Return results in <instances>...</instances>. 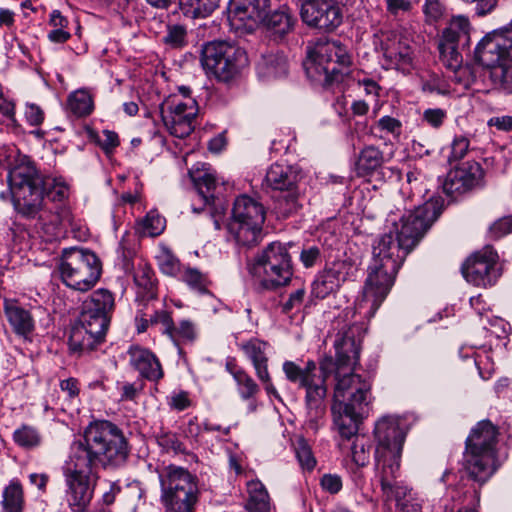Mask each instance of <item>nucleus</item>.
<instances>
[{
    "label": "nucleus",
    "instance_id": "393cba45",
    "mask_svg": "<svg viewBox=\"0 0 512 512\" xmlns=\"http://www.w3.org/2000/svg\"><path fill=\"white\" fill-rule=\"evenodd\" d=\"M263 22L270 37L278 41L285 38L294 30L297 18L288 6L282 5L267 14Z\"/></svg>",
    "mask_w": 512,
    "mask_h": 512
},
{
    "label": "nucleus",
    "instance_id": "bb28decb",
    "mask_svg": "<svg viewBox=\"0 0 512 512\" xmlns=\"http://www.w3.org/2000/svg\"><path fill=\"white\" fill-rule=\"evenodd\" d=\"M288 73V61L282 52L263 55L257 64V74L262 81L285 77Z\"/></svg>",
    "mask_w": 512,
    "mask_h": 512
},
{
    "label": "nucleus",
    "instance_id": "c85d7f7f",
    "mask_svg": "<svg viewBox=\"0 0 512 512\" xmlns=\"http://www.w3.org/2000/svg\"><path fill=\"white\" fill-rule=\"evenodd\" d=\"M104 339L105 335L92 334L85 325L79 322L71 328L68 343L71 351L82 353L94 350Z\"/></svg>",
    "mask_w": 512,
    "mask_h": 512
},
{
    "label": "nucleus",
    "instance_id": "864d4df0",
    "mask_svg": "<svg viewBox=\"0 0 512 512\" xmlns=\"http://www.w3.org/2000/svg\"><path fill=\"white\" fill-rule=\"evenodd\" d=\"M295 453L300 466L308 471L314 469L316 460L312 454L311 448L304 439H300L295 447Z\"/></svg>",
    "mask_w": 512,
    "mask_h": 512
},
{
    "label": "nucleus",
    "instance_id": "3c124183",
    "mask_svg": "<svg viewBox=\"0 0 512 512\" xmlns=\"http://www.w3.org/2000/svg\"><path fill=\"white\" fill-rule=\"evenodd\" d=\"M183 281L193 290L204 294L207 293L208 280L207 277L199 270L188 268L183 273Z\"/></svg>",
    "mask_w": 512,
    "mask_h": 512
},
{
    "label": "nucleus",
    "instance_id": "f704fd0d",
    "mask_svg": "<svg viewBox=\"0 0 512 512\" xmlns=\"http://www.w3.org/2000/svg\"><path fill=\"white\" fill-rule=\"evenodd\" d=\"M248 499L245 508L248 512H270V499L265 486L260 481L247 484Z\"/></svg>",
    "mask_w": 512,
    "mask_h": 512
},
{
    "label": "nucleus",
    "instance_id": "6e6552de",
    "mask_svg": "<svg viewBox=\"0 0 512 512\" xmlns=\"http://www.w3.org/2000/svg\"><path fill=\"white\" fill-rule=\"evenodd\" d=\"M264 221V206L250 196L241 195L234 201L227 228L238 245L250 248L260 242Z\"/></svg>",
    "mask_w": 512,
    "mask_h": 512
},
{
    "label": "nucleus",
    "instance_id": "7c9ffc66",
    "mask_svg": "<svg viewBox=\"0 0 512 512\" xmlns=\"http://www.w3.org/2000/svg\"><path fill=\"white\" fill-rule=\"evenodd\" d=\"M200 490L161 495L165 512H194L199 501Z\"/></svg>",
    "mask_w": 512,
    "mask_h": 512
},
{
    "label": "nucleus",
    "instance_id": "5701e85b",
    "mask_svg": "<svg viewBox=\"0 0 512 512\" xmlns=\"http://www.w3.org/2000/svg\"><path fill=\"white\" fill-rule=\"evenodd\" d=\"M127 354L130 366L138 371L141 377L155 383L163 378L162 365L149 349L134 345L128 349Z\"/></svg>",
    "mask_w": 512,
    "mask_h": 512
},
{
    "label": "nucleus",
    "instance_id": "2eb2a0df",
    "mask_svg": "<svg viewBox=\"0 0 512 512\" xmlns=\"http://www.w3.org/2000/svg\"><path fill=\"white\" fill-rule=\"evenodd\" d=\"M300 16L309 27L334 31L343 20L341 8L332 0H299Z\"/></svg>",
    "mask_w": 512,
    "mask_h": 512
},
{
    "label": "nucleus",
    "instance_id": "ddd939ff",
    "mask_svg": "<svg viewBox=\"0 0 512 512\" xmlns=\"http://www.w3.org/2000/svg\"><path fill=\"white\" fill-rule=\"evenodd\" d=\"M159 108L162 121L171 135L185 138L194 130L198 105L193 98L180 100L175 96H170L163 101Z\"/></svg>",
    "mask_w": 512,
    "mask_h": 512
},
{
    "label": "nucleus",
    "instance_id": "8fccbe9b",
    "mask_svg": "<svg viewBox=\"0 0 512 512\" xmlns=\"http://www.w3.org/2000/svg\"><path fill=\"white\" fill-rule=\"evenodd\" d=\"M238 392L242 399L249 400L259 392V386L246 372H238L235 375Z\"/></svg>",
    "mask_w": 512,
    "mask_h": 512
},
{
    "label": "nucleus",
    "instance_id": "cd10ccee",
    "mask_svg": "<svg viewBox=\"0 0 512 512\" xmlns=\"http://www.w3.org/2000/svg\"><path fill=\"white\" fill-rule=\"evenodd\" d=\"M386 159L383 151L375 145H366L358 153L355 170L358 176H370L382 168Z\"/></svg>",
    "mask_w": 512,
    "mask_h": 512
},
{
    "label": "nucleus",
    "instance_id": "79ce46f5",
    "mask_svg": "<svg viewBox=\"0 0 512 512\" xmlns=\"http://www.w3.org/2000/svg\"><path fill=\"white\" fill-rule=\"evenodd\" d=\"M2 506L5 512H22L24 495L21 483L13 479L3 491Z\"/></svg>",
    "mask_w": 512,
    "mask_h": 512
},
{
    "label": "nucleus",
    "instance_id": "a18cd8bd",
    "mask_svg": "<svg viewBox=\"0 0 512 512\" xmlns=\"http://www.w3.org/2000/svg\"><path fill=\"white\" fill-rule=\"evenodd\" d=\"M493 84L507 94L512 93V57L511 61H505L495 70L490 71Z\"/></svg>",
    "mask_w": 512,
    "mask_h": 512
},
{
    "label": "nucleus",
    "instance_id": "7ed1b4c3",
    "mask_svg": "<svg viewBox=\"0 0 512 512\" xmlns=\"http://www.w3.org/2000/svg\"><path fill=\"white\" fill-rule=\"evenodd\" d=\"M356 325H344L336 335L335 386L331 412L339 435L350 437L358 431L359 422L368 416L371 403V382L359 374L346 372L359 359V346L354 338Z\"/></svg>",
    "mask_w": 512,
    "mask_h": 512
},
{
    "label": "nucleus",
    "instance_id": "338daca9",
    "mask_svg": "<svg viewBox=\"0 0 512 512\" xmlns=\"http://www.w3.org/2000/svg\"><path fill=\"white\" fill-rule=\"evenodd\" d=\"M168 404L172 409L183 411L191 405V400L189 399L187 392L180 391L178 393H173L169 397Z\"/></svg>",
    "mask_w": 512,
    "mask_h": 512
},
{
    "label": "nucleus",
    "instance_id": "6ab92c4d",
    "mask_svg": "<svg viewBox=\"0 0 512 512\" xmlns=\"http://www.w3.org/2000/svg\"><path fill=\"white\" fill-rule=\"evenodd\" d=\"M270 0H230L227 7L228 20L236 29L252 28L263 18Z\"/></svg>",
    "mask_w": 512,
    "mask_h": 512
},
{
    "label": "nucleus",
    "instance_id": "603ef678",
    "mask_svg": "<svg viewBox=\"0 0 512 512\" xmlns=\"http://www.w3.org/2000/svg\"><path fill=\"white\" fill-rule=\"evenodd\" d=\"M165 226V218L155 210L148 212L143 220V228L150 236L160 235L164 231Z\"/></svg>",
    "mask_w": 512,
    "mask_h": 512
},
{
    "label": "nucleus",
    "instance_id": "423d86ee",
    "mask_svg": "<svg viewBox=\"0 0 512 512\" xmlns=\"http://www.w3.org/2000/svg\"><path fill=\"white\" fill-rule=\"evenodd\" d=\"M377 442L375 449V466L380 483L385 491L392 489V479L400 468V458L405 434L396 418L385 416L374 427Z\"/></svg>",
    "mask_w": 512,
    "mask_h": 512
},
{
    "label": "nucleus",
    "instance_id": "b1692460",
    "mask_svg": "<svg viewBox=\"0 0 512 512\" xmlns=\"http://www.w3.org/2000/svg\"><path fill=\"white\" fill-rule=\"evenodd\" d=\"M498 430L489 420L478 422L465 441V448L497 455Z\"/></svg>",
    "mask_w": 512,
    "mask_h": 512
},
{
    "label": "nucleus",
    "instance_id": "9d476101",
    "mask_svg": "<svg viewBox=\"0 0 512 512\" xmlns=\"http://www.w3.org/2000/svg\"><path fill=\"white\" fill-rule=\"evenodd\" d=\"M458 470L461 477V484L456 485L453 489L451 499L454 502L452 510L458 506H462V492L471 487H475L469 481L477 482L480 485L487 482L498 469L497 455L490 452H482L465 448ZM477 493V491H475Z\"/></svg>",
    "mask_w": 512,
    "mask_h": 512
},
{
    "label": "nucleus",
    "instance_id": "de8ad7c7",
    "mask_svg": "<svg viewBox=\"0 0 512 512\" xmlns=\"http://www.w3.org/2000/svg\"><path fill=\"white\" fill-rule=\"evenodd\" d=\"M14 441L21 447L33 448L40 444L41 437L38 431L30 426H22L13 434Z\"/></svg>",
    "mask_w": 512,
    "mask_h": 512
},
{
    "label": "nucleus",
    "instance_id": "e2e57ef3",
    "mask_svg": "<svg viewBox=\"0 0 512 512\" xmlns=\"http://www.w3.org/2000/svg\"><path fill=\"white\" fill-rule=\"evenodd\" d=\"M377 125L381 130L386 131L395 137H398L401 134V122L398 119L393 118L391 116L381 117L378 120Z\"/></svg>",
    "mask_w": 512,
    "mask_h": 512
},
{
    "label": "nucleus",
    "instance_id": "49530a36",
    "mask_svg": "<svg viewBox=\"0 0 512 512\" xmlns=\"http://www.w3.org/2000/svg\"><path fill=\"white\" fill-rule=\"evenodd\" d=\"M144 389V383L140 380L135 382L118 381L116 383V390L119 394V401L122 402H136Z\"/></svg>",
    "mask_w": 512,
    "mask_h": 512
},
{
    "label": "nucleus",
    "instance_id": "c03bdc74",
    "mask_svg": "<svg viewBox=\"0 0 512 512\" xmlns=\"http://www.w3.org/2000/svg\"><path fill=\"white\" fill-rule=\"evenodd\" d=\"M399 470L396 472L395 477L392 479V489L385 491L383 487L381 486V489L383 493L387 496L388 499L394 497L395 501L397 503V507L402 512H410L415 511L417 505L416 504H410L411 497V490L407 486L399 485L395 479L398 476Z\"/></svg>",
    "mask_w": 512,
    "mask_h": 512
},
{
    "label": "nucleus",
    "instance_id": "a19ab883",
    "mask_svg": "<svg viewBox=\"0 0 512 512\" xmlns=\"http://www.w3.org/2000/svg\"><path fill=\"white\" fill-rule=\"evenodd\" d=\"M340 436L343 440L353 439L350 447L352 460L358 468L366 466L370 461V451L372 447L370 440L365 435L357 434V432L349 438L342 435Z\"/></svg>",
    "mask_w": 512,
    "mask_h": 512
},
{
    "label": "nucleus",
    "instance_id": "5fc2aeb1",
    "mask_svg": "<svg viewBox=\"0 0 512 512\" xmlns=\"http://www.w3.org/2000/svg\"><path fill=\"white\" fill-rule=\"evenodd\" d=\"M158 445L166 452H174L176 454L183 453L185 447L179 440V437L172 432H162L157 436Z\"/></svg>",
    "mask_w": 512,
    "mask_h": 512
},
{
    "label": "nucleus",
    "instance_id": "72a5a7b5",
    "mask_svg": "<svg viewBox=\"0 0 512 512\" xmlns=\"http://www.w3.org/2000/svg\"><path fill=\"white\" fill-rule=\"evenodd\" d=\"M266 344L252 339L244 344L241 348L248 359L252 362L256 375L259 379H268V358L265 353Z\"/></svg>",
    "mask_w": 512,
    "mask_h": 512
},
{
    "label": "nucleus",
    "instance_id": "37998d69",
    "mask_svg": "<svg viewBox=\"0 0 512 512\" xmlns=\"http://www.w3.org/2000/svg\"><path fill=\"white\" fill-rule=\"evenodd\" d=\"M68 107L77 117H84L91 114L94 108L91 94L85 89L71 93L68 97Z\"/></svg>",
    "mask_w": 512,
    "mask_h": 512
},
{
    "label": "nucleus",
    "instance_id": "c756f323",
    "mask_svg": "<svg viewBox=\"0 0 512 512\" xmlns=\"http://www.w3.org/2000/svg\"><path fill=\"white\" fill-rule=\"evenodd\" d=\"M5 313L13 331L23 338L30 337L35 328L34 319L29 310L16 305H6Z\"/></svg>",
    "mask_w": 512,
    "mask_h": 512
},
{
    "label": "nucleus",
    "instance_id": "4be33fe9",
    "mask_svg": "<svg viewBox=\"0 0 512 512\" xmlns=\"http://www.w3.org/2000/svg\"><path fill=\"white\" fill-rule=\"evenodd\" d=\"M483 169L477 162H465L450 170V202L453 194L463 195L481 186Z\"/></svg>",
    "mask_w": 512,
    "mask_h": 512
},
{
    "label": "nucleus",
    "instance_id": "f257e3e1",
    "mask_svg": "<svg viewBox=\"0 0 512 512\" xmlns=\"http://www.w3.org/2000/svg\"><path fill=\"white\" fill-rule=\"evenodd\" d=\"M128 456L127 440L116 424L106 420L91 423L83 439L71 445L69 460L63 466L65 498L72 512H86L97 481L94 468L98 465L121 467ZM120 491L119 484L111 482L101 501L88 512H111L109 506L114 503Z\"/></svg>",
    "mask_w": 512,
    "mask_h": 512
},
{
    "label": "nucleus",
    "instance_id": "20e7f679",
    "mask_svg": "<svg viewBox=\"0 0 512 512\" xmlns=\"http://www.w3.org/2000/svg\"><path fill=\"white\" fill-rule=\"evenodd\" d=\"M8 183L15 211L26 219L37 218L40 223H60L59 204L68 196L65 184L45 178L27 155H19L9 169Z\"/></svg>",
    "mask_w": 512,
    "mask_h": 512
},
{
    "label": "nucleus",
    "instance_id": "6e6d98bb",
    "mask_svg": "<svg viewBox=\"0 0 512 512\" xmlns=\"http://www.w3.org/2000/svg\"><path fill=\"white\" fill-rule=\"evenodd\" d=\"M453 82L459 87V90L455 89L458 96L461 95L462 91L469 88L471 84V71L468 66L459 65L453 70V75H450V83Z\"/></svg>",
    "mask_w": 512,
    "mask_h": 512
},
{
    "label": "nucleus",
    "instance_id": "f03ea898",
    "mask_svg": "<svg viewBox=\"0 0 512 512\" xmlns=\"http://www.w3.org/2000/svg\"><path fill=\"white\" fill-rule=\"evenodd\" d=\"M444 209V199L431 197L424 204L393 222L373 247V259L362 298L356 309L366 317H373L387 297L395 277L407 255L419 244L426 232Z\"/></svg>",
    "mask_w": 512,
    "mask_h": 512
},
{
    "label": "nucleus",
    "instance_id": "0eeeda50",
    "mask_svg": "<svg viewBox=\"0 0 512 512\" xmlns=\"http://www.w3.org/2000/svg\"><path fill=\"white\" fill-rule=\"evenodd\" d=\"M57 269L62 282L67 287L80 292L92 289L102 273L98 256L90 250L77 247L62 251Z\"/></svg>",
    "mask_w": 512,
    "mask_h": 512
},
{
    "label": "nucleus",
    "instance_id": "4d7b16f0",
    "mask_svg": "<svg viewBox=\"0 0 512 512\" xmlns=\"http://www.w3.org/2000/svg\"><path fill=\"white\" fill-rule=\"evenodd\" d=\"M445 6L439 0H425L423 13L429 24L438 22L444 15Z\"/></svg>",
    "mask_w": 512,
    "mask_h": 512
},
{
    "label": "nucleus",
    "instance_id": "f8f14e48",
    "mask_svg": "<svg viewBox=\"0 0 512 512\" xmlns=\"http://www.w3.org/2000/svg\"><path fill=\"white\" fill-rule=\"evenodd\" d=\"M461 273L468 283L476 287L494 286L502 275L497 251L486 245L474 252L463 262Z\"/></svg>",
    "mask_w": 512,
    "mask_h": 512
},
{
    "label": "nucleus",
    "instance_id": "13d9d810",
    "mask_svg": "<svg viewBox=\"0 0 512 512\" xmlns=\"http://www.w3.org/2000/svg\"><path fill=\"white\" fill-rule=\"evenodd\" d=\"M512 232V216H506L496 220L489 228L491 239H500Z\"/></svg>",
    "mask_w": 512,
    "mask_h": 512
},
{
    "label": "nucleus",
    "instance_id": "aec40b11",
    "mask_svg": "<svg viewBox=\"0 0 512 512\" xmlns=\"http://www.w3.org/2000/svg\"><path fill=\"white\" fill-rule=\"evenodd\" d=\"M327 379H323L317 384L305 390V410L306 426L317 431L325 422L326 415V395Z\"/></svg>",
    "mask_w": 512,
    "mask_h": 512
},
{
    "label": "nucleus",
    "instance_id": "f3484780",
    "mask_svg": "<svg viewBox=\"0 0 512 512\" xmlns=\"http://www.w3.org/2000/svg\"><path fill=\"white\" fill-rule=\"evenodd\" d=\"M475 57L484 67L495 70L505 61L512 58V33L507 35L493 32L487 34L477 45Z\"/></svg>",
    "mask_w": 512,
    "mask_h": 512
},
{
    "label": "nucleus",
    "instance_id": "680f3d73",
    "mask_svg": "<svg viewBox=\"0 0 512 512\" xmlns=\"http://www.w3.org/2000/svg\"><path fill=\"white\" fill-rule=\"evenodd\" d=\"M321 259V251L317 246H308L302 249L300 261L305 268L315 266Z\"/></svg>",
    "mask_w": 512,
    "mask_h": 512
},
{
    "label": "nucleus",
    "instance_id": "a211bd4d",
    "mask_svg": "<svg viewBox=\"0 0 512 512\" xmlns=\"http://www.w3.org/2000/svg\"><path fill=\"white\" fill-rule=\"evenodd\" d=\"M191 176L199 197L204 201L205 205L211 206L215 225L219 228L217 217L223 216L228 206L221 197V187L218 184L216 175L210 171H202Z\"/></svg>",
    "mask_w": 512,
    "mask_h": 512
},
{
    "label": "nucleus",
    "instance_id": "58836bf2",
    "mask_svg": "<svg viewBox=\"0 0 512 512\" xmlns=\"http://www.w3.org/2000/svg\"><path fill=\"white\" fill-rule=\"evenodd\" d=\"M83 305L98 313L112 317L115 308L114 295L107 289H97L83 302Z\"/></svg>",
    "mask_w": 512,
    "mask_h": 512
},
{
    "label": "nucleus",
    "instance_id": "0e129e2a",
    "mask_svg": "<svg viewBox=\"0 0 512 512\" xmlns=\"http://www.w3.org/2000/svg\"><path fill=\"white\" fill-rule=\"evenodd\" d=\"M463 502L462 506H458L455 509L456 512H477L475 509L478 498L473 488L469 487L462 492Z\"/></svg>",
    "mask_w": 512,
    "mask_h": 512
},
{
    "label": "nucleus",
    "instance_id": "4c0bfd02",
    "mask_svg": "<svg viewBox=\"0 0 512 512\" xmlns=\"http://www.w3.org/2000/svg\"><path fill=\"white\" fill-rule=\"evenodd\" d=\"M470 23L467 17L459 15L450 19V63L458 62L454 44H466L469 38Z\"/></svg>",
    "mask_w": 512,
    "mask_h": 512
},
{
    "label": "nucleus",
    "instance_id": "412c9836",
    "mask_svg": "<svg viewBox=\"0 0 512 512\" xmlns=\"http://www.w3.org/2000/svg\"><path fill=\"white\" fill-rule=\"evenodd\" d=\"M161 495L199 490L198 477L186 468L169 465L159 473Z\"/></svg>",
    "mask_w": 512,
    "mask_h": 512
},
{
    "label": "nucleus",
    "instance_id": "c9c22d12",
    "mask_svg": "<svg viewBox=\"0 0 512 512\" xmlns=\"http://www.w3.org/2000/svg\"><path fill=\"white\" fill-rule=\"evenodd\" d=\"M134 281L137 286V299L149 301L157 297L154 272L150 267H139L134 275Z\"/></svg>",
    "mask_w": 512,
    "mask_h": 512
},
{
    "label": "nucleus",
    "instance_id": "4468645a",
    "mask_svg": "<svg viewBox=\"0 0 512 512\" xmlns=\"http://www.w3.org/2000/svg\"><path fill=\"white\" fill-rule=\"evenodd\" d=\"M356 270L355 262L349 257L337 259L327 264L312 282L311 297L317 299L326 298L338 290L345 281L354 276Z\"/></svg>",
    "mask_w": 512,
    "mask_h": 512
},
{
    "label": "nucleus",
    "instance_id": "473e14b6",
    "mask_svg": "<svg viewBox=\"0 0 512 512\" xmlns=\"http://www.w3.org/2000/svg\"><path fill=\"white\" fill-rule=\"evenodd\" d=\"M297 181L296 174L289 166L282 164H273L268 169L265 176V183L273 190L291 191Z\"/></svg>",
    "mask_w": 512,
    "mask_h": 512
},
{
    "label": "nucleus",
    "instance_id": "39448f33",
    "mask_svg": "<svg viewBox=\"0 0 512 512\" xmlns=\"http://www.w3.org/2000/svg\"><path fill=\"white\" fill-rule=\"evenodd\" d=\"M352 56L338 40L318 39L307 50L304 68L307 77L315 85L325 89L341 84L350 75Z\"/></svg>",
    "mask_w": 512,
    "mask_h": 512
},
{
    "label": "nucleus",
    "instance_id": "2f4dec72",
    "mask_svg": "<svg viewBox=\"0 0 512 512\" xmlns=\"http://www.w3.org/2000/svg\"><path fill=\"white\" fill-rule=\"evenodd\" d=\"M381 50L388 67L400 69L412 63L411 48L404 42H383Z\"/></svg>",
    "mask_w": 512,
    "mask_h": 512
},
{
    "label": "nucleus",
    "instance_id": "e433bc0d",
    "mask_svg": "<svg viewBox=\"0 0 512 512\" xmlns=\"http://www.w3.org/2000/svg\"><path fill=\"white\" fill-rule=\"evenodd\" d=\"M220 0H179L181 13L191 19L205 18L211 15L218 7Z\"/></svg>",
    "mask_w": 512,
    "mask_h": 512
},
{
    "label": "nucleus",
    "instance_id": "dca6fc26",
    "mask_svg": "<svg viewBox=\"0 0 512 512\" xmlns=\"http://www.w3.org/2000/svg\"><path fill=\"white\" fill-rule=\"evenodd\" d=\"M335 363L332 357H325L319 366L320 374H317V364L313 360H308L304 366H300L294 361H284L282 370L286 379L297 385L298 388L308 389L323 379H327L334 371Z\"/></svg>",
    "mask_w": 512,
    "mask_h": 512
},
{
    "label": "nucleus",
    "instance_id": "ea45409f",
    "mask_svg": "<svg viewBox=\"0 0 512 512\" xmlns=\"http://www.w3.org/2000/svg\"><path fill=\"white\" fill-rule=\"evenodd\" d=\"M111 317L98 313L91 308L82 305V311L79 317L81 322L93 334L106 335L110 325Z\"/></svg>",
    "mask_w": 512,
    "mask_h": 512
},
{
    "label": "nucleus",
    "instance_id": "bf43d9fd",
    "mask_svg": "<svg viewBox=\"0 0 512 512\" xmlns=\"http://www.w3.org/2000/svg\"><path fill=\"white\" fill-rule=\"evenodd\" d=\"M306 296L304 287H300L289 294L288 299L282 304V311L290 313L292 311H299Z\"/></svg>",
    "mask_w": 512,
    "mask_h": 512
},
{
    "label": "nucleus",
    "instance_id": "69168bd1",
    "mask_svg": "<svg viewBox=\"0 0 512 512\" xmlns=\"http://www.w3.org/2000/svg\"><path fill=\"white\" fill-rule=\"evenodd\" d=\"M470 147V141L466 136H457L454 138L451 149H452V158L461 159L468 152Z\"/></svg>",
    "mask_w": 512,
    "mask_h": 512
},
{
    "label": "nucleus",
    "instance_id": "09e8293b",
    "mask_svg": "<svg viewBox=\"0 0 512 512\" xmlns=\"http://www.w3.org/2000/svg\"><path fill=\"white\" fill-rule=\"evenodd\" d=\"M163 41L172 48H181L185 46L187 44L186 27L181 24L168 25Z\"/></svg>",
    "mask_w": 512,
    "mask_h": 512
},
{
    "label": "nucleus",
    "instance_id": "9b49d317",
    "mask_svg": "<svg viewBox=\"0 0 512 512\" xmlns=\"http://www.w3.org/2000/svg\"><path fill=\"white\" fill-rule=\"evenodd\" d=\"M292 244L270 243L255 260L254 269L262 272L261 285L265 289H276L287 285L293 275V266L288 248Z\"/></svg>",
    "mask_w": 512,
    "mask_h": 512
},
{
    "label": "nucleus",
    "instance_id": "a878e982",
    "mask_svg": "<svg viewBox=\"0 0 512 512\" xmlns=\"http://www.w3.org/2000/svg\"><path fill=\"white\" fill-rule=\"evenodd\" d=\"M151 322L162 324L163 333L167 334L176 346H179L181 342H192L196 337L195 328L191 321L182 320L178 326H175L171 315L167 311H156Z\"/></svg>",
    "mask_w": 512,
    "mask_h": 512
},
{
    "label": "nucleus",
    "instance_id": "774afa93",
    "mask_svg": "<svg viewBox=\"0 0 512 512\" xmlns=\"http://www.w3.org/2000/svg\"><path fill=\"white\" fill-rule=\"evenodd\" d=\"M25 117L31 126H39L44 120L43 110L36 104H27Z\"/></svg>",
    "mask_w": 512,
    "mask_h": 512
},
{
    "label": "nucleus",
    "instance_id": "1a4fd4ad",
    "mask_svg": "<svg viewBox=\"0 0 512 512\" xmlns=\"http://www.w3.org/2000/svg\"><path fill=\"white\" fill-rule=\"evenodd\" d=\"M201 63L218 80L228 82L247 66L248 58L246 52L236 45L213 41L204 45Z\"/></svg>",
    "mask_w": 512,
    "mask_h": 512
},
{
    "label": "nucleus",
    "instance_id": "052dcab7",
    "mask_svg": "<svg viewBox=\"0 0 512 512\" xmlns=\"http://www.w3.org/2000/svg\"><path fill=\"white\" fill-rule=\"evenodd\" d=\"M320 485L322 489L330 494H337L342 489V479L337 474H324L320 478Z\"/></svg>",
    "mask_w": 512,
    "mask_h": 512
}]
</instances>
